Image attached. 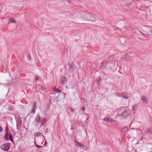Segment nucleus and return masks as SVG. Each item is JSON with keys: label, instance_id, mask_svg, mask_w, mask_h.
<instances>
[{"label": "nucleus", "instance_id": "6e6552de", "mask_svg": "<svg viewBox=\"0 0 152 152\" xmlns=\"http://www.w3.org/2000/svg\"><path fill=\"white\" fill-rule=\"evenodd\" d=\"M103 120L107 122H112L113 121V120L109 117H106L103 119Z\"/></svg>", "mask_w": 152, "mask_h": 152}, {"label": "nucleus", "instance_id": "0eeeda50", "mask_svg": "<svg viewBox=\"0 0 152 152\" xmlns=\"http://www.w3.org/2000/svg\"><path fill=\"white\" fill-rule=\"evenodd\" d=\"M124 59L126 61L129 60L130 59V57L129 55L128 54H125L124 57Z\"/></svg>", "mask_w": 152, "mask_h": 152}, {"label": "nucleus", "instance_id": "a211bd4d", "mask_svg": "<svg viewBox=\"0 0 152 152\" xmlns=\"http://www.w3.org/2000/svg\"><path fill=\"white\" fill-rule=\"evenodd\" d=\"M113 57L112 56L108 58V61H109V62H110V61L113 60Z\"/></svg>", "mask_w": 152, "mask_h": 152}, {"label": "nucleus", "instance_id": "a878e982", "mask_svg": "<svg viewBox=\"0 0 152 152\" xmlns=\"http://www.w3.org/2000/svg\"><path fill=\"white\" fill-rule=\"evenodd\" d=\"M35 146L37 147V148H41L42 147V146H40V145H35Z\"/></svg>", "mask_w": 152, "mask_h": 152}, {"label": "nucleus", "instance_id": "2eb2a0df", "mask_svg": "<svg viewBox=\"0 0 152 152\" xmlns=\"http://www.w3.org/2000/svg\"><path fill=\"white\" fill-rule=\"evenodd\" d=\"M138 107V105L137 104H135L134 106L132 107V108L134 111L136 110V109Z\"/></svg>", "mask_w": 152, "mask_h": 152}, {"label": "nucleus", "instance_id": "f8f14e48", "mask_svg": "<svg viewBox=\"0 0 152 152\" xmlns=\"http://www.w3.org/2000/svg\"><path fill=\"white\" fill-rule=\"evenodd\" d=\"M46 121L45 118H44L41 121V126H43L46 123Z\"/></svg>", "mask_w": 152, "mask_h": 152}, {"label": "nucleus", "instance_id": "dca6fc26", "mask_svg": "<svg viewBox=\"0 0 152 152\" xmlns=\"http://www.w3.org/2000/svg\"><path fill=\"white\" fill-rule=\"evenodd\" d=\"M77 145L79 147L84 146L81 143H79L78 141H77Z\"/></svg>", "mask_w": 152, "mask_h": 152}, {"label": "nucleus", "instance_id": "4468645a", "mask_svg": "<svg viewBox=\"0 0 152 152\" xmlns=\"http://www.w3.org/2000/svg\"><path fill=\"white\" fill-rule=\"evenodd\" d=\"M54 91L58 93L61 92V91L59 88H54Z\"/></svg>", "mask_w": 152, "mask_h": 152}, {"label": "nucleus", "instance_id": "2f4dec72", "mask_svg": "<svg viewBox=\"0 0 152 152\" xmlns=\"http://www.w3.org/2000/svg\"><path fill=\"white\" fill-rule=\"evenodd\" d=\"M82 110H85V108H84V107H83L82 108Z\"/></svg>", "mask_w": 152, "mask_h": 152}, {"label": "nucleus", "instance_id": "473e14b6", "mask_svg": "<svg viewBox=\"0 0 152 152\" xmlns=\"http://www.w3.org/2000/svg\"><path fill=\"white\" fill-rule=\"evenodd\" d=\"M66 94L65 93L64 94V98L65 97V95H66Z\"/></svg>", "mask_w": 152, "mask_h": 152}, {"label": "nucleus", "instance_id": "ddd939ff", "mask_svg": "<svg viewBox=\"0 0 152 152\" xmlns=\"http://www.w3.org/2000/svg\"><path fill=\"white\" fill-rule=\"evenodd\" d=\"M16 23V21L14 19H10L9 20L8 23Z\"/></svg>", "mask_w": 152, "mask_h": 152}, {"label": "nucleus", "instance_id": "f3484780", "mask_svg": "<svg viewBox=\"0 0 152 152\" xmlns=\"http://www.w3.org/2000/svg\"><path fill=\"white\" fill-rule=\"evenodd\" d=\"M147 34L150 37L152 36V31H148L147 32Z\"/></svg>", "mask_w": 152, "mask_h": 152}, {"label": "nucleus", "instance_id": "423d86ee", "mask_svg": "<svg viewBox=\"0 0 152 152\" xmlns=\"http://www.w3.org/2000/svg\"><path fill=\"white\" fill-rule=\"evenodd\" d=\"M141 100L142 101L143 103L147 104L148 100L147 98L145 96H143L141 98Z\"/></svg>", "mask_w": 152, "mask_h": 152}, {"label": "nucleus", "instance_id": "aec40b11", "mask_svg": "<svg viewBox=\"0 0 152 152\" xmlns=\"http://www.w3.org/2000/svg\"><path fill=\"white\" fill-rule=\"evenodd\" d=\"M123 130L125 132H126L128 130V128L127 127H125L123 128Z\"/></svg>", "mask_w": 152, "mask_h": 152}, {"label": "nucleus", "instance_id": "20e7f679", "mask_svg": "<svg viewBox=\"0 0 152 152\" xmlns=\"http://www.w3.org/2000/svg\"><path fill=\"white\" fill-rule=\"evenodd\" d=\"M61 83L63 86H64L67 84V79L66 77L62 76L61 78Z\"/></svg>", "mask_w": 152, "mask_h": 152}, {"label": "nucleus", "instance_id": "4be33fe9", "mask_svg": "<svg viewBox=\"0 0 152 152\" xmlns=\"http://www.w3.org/2000/svg\"><path fill=\"white\" fill-rule=\"evenodd\" d=\"M2 6L1 4H0V13L1 12L2 10Z\"/></svg>", "mask_w": 152, "mask_h": 152}, {"label": "nucleus", "instance_id": "c85d7f7f", "mask_svg": "<svg viewBox=\"0 0 152 152\" xmlns=\"http://www.w3.org/2000/svg\"><path fill=\"white\" fill-rule=\"evenodd\" d=\"M16 127H17V129H18V125H16Z\"/></svg>", "mask_w": 152, "mask_h": 152}, {"label": "nucleus", "instance_id": "1a4fd4ad", "mask_svg": "<svg viewBox=\"0 0 152 152\" xmlns=\"http://www.w3.org/2000/svg\"><path fill=\"white\" fill-rule=\"evenodd\" d=\"M107 62L106 60H104L101 63V66L103 67H106L107 66Z\"/></svg>", "mask_w": 152, "mask_h": 152}, {"label": "nucleus", "instance_id": "7c9ffc66", "mask_svg": "<svg viewBox=\"0 0 152 152\" xmlns=\"http://www.w3.org/2000/svg\"><path fill=\"white\" fill-rule=\"evenodd\" d=\"M20 122V119H19L18 120V123Z\"/></svg>", "mask_w": 152, "mask_h": 152}, {"label": "nucleus", "instance_id": "9b49d317", "mask_svg": "<svg viewBox=\"0 0 152 152\" xmlns=\"http://www.w3.org/2000/svg\"><path fill=\"white\" fill-rule=\"evenodd\" d=\"M35 105L36 103H34V104L32 106V110H31V112L33 113L34 114L35 112Z\"/></svg>", "mask_w": 152, "mask_h": 152}, {"label": "nucleus", "instance_id": "cd10ccee", "mask_svg": "<svg viewBox=\"0 0 152 152\" xmlns=\"http://www.w3.org/2000/svg\"><path fill=\"white\" fill-rule=\"evenodd\" d=\"M46 141H45V143H44V145L46 146Z\"/></svg>", "mask_w": 152, "mask_h": 152}, {"label": "nucleus", "instance_id": "6ab92c4d", "mask_svg": "<svg viewBox=\"0 0 152 152\" xmlns=\"http://www.w3.org/2000/svg\"><path fill=\"white\" fill-rule=\"evenodd\" d=\"M73 70V68L72 65H70L69 66V72H72Z\"/></svg>", "mask_w": 152, "mask_h": 152}, {"label": "nucleus", "instance_id": "412c9836", "mask_svg": "<svg viewBox=\"0 0 152 152\" xmlns=\"http://www.w3.org/2000/svg\"><path fill=\"white\" fill-rule=\"evenodd\" d=\"M41 135V133L40 132H37L36 133V137H38L40 136Z\"/></svg>", "mask_w": 152, "mask_h": 152}, {"label": "nucleus", "instance_id": "c9c22d12", "mask_svg": "<svg viewBox=\"0 0 152 152\" xmlns=\"http://www.w3.org/2000/svg\"><path fill=\"white\" fill-rule=\"evenodd\" d=\"M100 80H102V79H101Z\"/></svg>", "mask_w": 152, "mask_h": 152}, {"label": "nucleus", "instance_id": "bb28decb", "mask_svg": "<svg viewBox=\"0 0 152 152\" xmlns=\"http://www.w3.org/2000/svg\"><path fill=\"white\" fill-rule=\"evenodd\" d=\"M2 131L3 129L0 126V132H1Z\"/></svg>", "mask_w": 152, "mask_h": 152}, {"label": "nucleus", "instance_id": "b1692460", "mask_svg": "<svg viewBox=\"0 0 152 152\" xmlns=\"http://www.w3.org/2000/svg\"><path fill=\"white\" fill-rule=\"evenodd\" d=\"M35 79L36 81H37L39 79V77L37 76H36L35 77Z\"/></svg>", "mask_w": 152, "mask_h": 152}, {"label": "nucleus", "instance_id": "39448f33", "mask_svg": "<svg viewBox=\"0 0 152 152\" xmlns=\"http://www.w3.org/2000/svg\"><path fill=\"white\" fill-rule=\"evenodd\" d=\"M121 95L123 98L128 99L130 97V95L125 93H122L121 94Z\"/></svg>", "mask_w": 152, "mask_h": 152}, {"label": "nucleus", "instance_id": "f704fd0d", "mask_svg": "<svg viewBox=\"0 0 152 152\" xmlns=\"http://www.w3.org/2000/svg\"><path fill=\"white\" fill-rule=\"evenodd\" d=\"M42 152V151H39V152Z\"/></svg>", "mask_w": 152, "mask_h": 152}, {"label": "nucleus", "instance_id": "c756f323", "mask_svg": "<svg viewBox=\"0 0 152 152\" xmlns=\"http://www.w3.org/2000/svg\"><path fill=\"white\" fill-rule=\"evenodd\" d=\"M100 79H99L98 80V84H99V83L100 82Z\"/></svg>", "mask_w": 152, "mask_h": 152}, {"label": "nucleus", "instance_id": "7ed1b4c3", "mask_svg": "<svg viewBox=\"0 0 152 152\" xmlns=\"http://www.w3.org/2000/svg\"><path fill=\"white\" fill-rule=\"evenodd\" d=\"M4 138L6 140H10L12 142H13V137L12 134H9L7 130H6V133L4 136Z\"/></svg>", "mask_w": 152, "mask_h": 152}, {"label": "nucleus", "instance_id": "5701e85b", "mask_svg": "<svg viewBox=\"0 0 152 152\" xmlns=\"http://www.w3.org/2000/svg\"><path fill=\"white\" fill-rule=\"evenodd\" d=\"M70 110H71V111L73 113H74L75 112V110L73 108H70Z\"/></svg>", "mask_w": 152, "mask_h": 152}, {"label": "nucleus", "instance_id": "393cba45", "mask_svg": "<svg viewBox=\"0 0 152 152\" xmlns=\"http://www.w3.org/2000/svg\"><path fill=\"white\" fill-rule=\"evenodd\" d=\"M86 16L87 18H91V17H92L91 16L89 15H87Z\"/></svg>", "mask_w": 152, "mask_h": 152}, {"label": "nucleus", "instance_id": "72a5a7b5", "mask_svg": "<svg viewBox=\"0 0 152 152\" xmlns=\"http://www.w3.org/2000/svg\"><path fill=\"white\" fill-rule=\"evenodd\" d=\"M75 144H76V140H75Z\"/></svg>", "mask_w": 152, "mask_h": 152}, {"label": "nucleus", "instance_id": "f03ea898", "mask_svg": "<svg viewBox=\"0 0 152 152\" xmlns=\"http://www.w3.org/2000/svg\"><path fill=\"white\" fill-rule=\"evenodd\" d=\"M0 148L4 151H8L10 148V144L9 143L6 144H3L0 146Z\"/></svg>", "mask_w": 152, "mask_h": 152}, {"label": "nucleus", "instance_id": "9d476101", "mask_svg": "<svg viewBox=\"0 0 152 152\" xmlns=\"http://www.w3.org/2000/svg\"><path fill=\"white\" fill-rule=\"evenodd\" d=\"M41 120V117L39 115H37L36 118V122H39Z\"/></svg>", "mask_w": 152, "mask_h": 152}, {"label": "nucleus", "instance_id": "f257e3e1", "mask_svg": "<svg viewBox=\"0 0 152 152\" xmlns=\"http://www.w3.org/2000/svg\"><path fill=\"white\" fill-rule=\"evenodd\" d=\"M130 114V112L128 110H125L122 113L120 111L119 112V114L120 116L123 118H126Z\"/></svg>", "mask_w": 152, "mask_h": 152}]
</instances>
